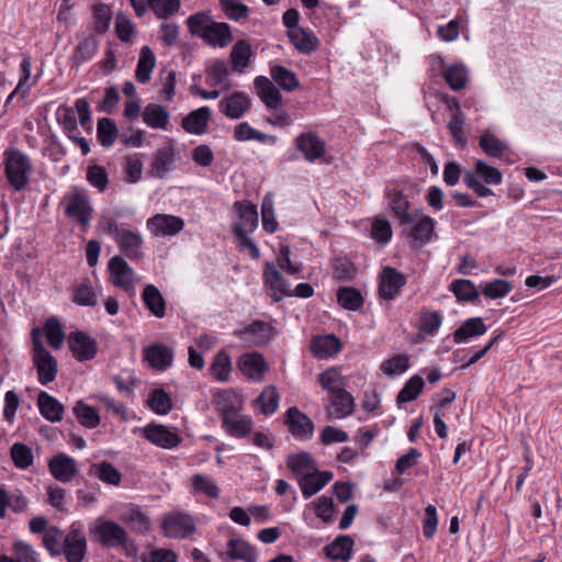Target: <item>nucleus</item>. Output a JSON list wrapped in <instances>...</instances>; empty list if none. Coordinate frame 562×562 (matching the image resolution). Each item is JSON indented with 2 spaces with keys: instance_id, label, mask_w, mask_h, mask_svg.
I'll list each match as a JSON object with an SVG mask.
<instances>
[{
  "instance_id": "obj_1",
  "label": "nucleus",
  "mask_w": 562,
  "mask_h": 562,
  "mask_svg": "<svg viewBox=\"0 0 562 562\" xmlns=\"http://www.w3.org/2000/svg\"><path fill=\"white\" fill-rule=\"evenodd\" d=\"M503 181V173L498 168L488 165L487 162L477 159L473 169L464 172V184L473 190L477 196L486 198L493 194V191L485 184L497 186Z\"/></svg>"
},
{
  "instance_id": "obj_2",
  "label": "nucleus",
  "mask_w": 562,
  "mask_h": 562,
  "mask_svg": "<svg viewBox=\"0 0 562 562\" xmlns=\"http://www.w3.org/2000/svg\"><path fill=\"white\" fill-rule=\"evenodd\" d=\"M4 171L9 183L16 191L23 190L32 172V162L29 156L18 149L4 153Z\"/></svg>"
},
{
  "instance_id": "obj_3",
  "label": "nucleus",
  "mask_w": 562,
  "mask_h": 562,
  "mask_svg": "<svg viewBox=\"0 0 562 562\" xmlns=\"http://www.w3.org/2000/svg\"><path fill=\"white\" fill-rule=\"evenodd\" d=\"M435 220L419 211H414L409 223H402L404 226L402 235L407 238L414 248L423 247L430 243L436 236Z\"/></svg>"
},
{
  "instance_id": "obj_4",
  "label": "nucleus",
  "mask_w": 562,
  "mask_h": 562,
  "mask_svg": "<svg viewBox=\"0 0 562 562\" xmlns=\"http://www.w3.org/2000/svg\"><path fill=\"white\" fill-rule=\"evenodd\" d=\"M33 342V363L37 370L38 382L46 385L56 379L58 364L56 358L45 349L41 340L40 329L34 328L32 331Z\"/></svg>"
},
{
  "instance_id": "obj_5",
  "label": "nucleus",
  "mask_w": 562,
  "mask_h": 562,
  "mask_svg": "<svg viewBox=\"0 0 562 562\" xmlns=\"http://www.w3.org/2000/svg\"><path fill=\"white\" fill-rule=\"evenodd\" d=\"M60 204L64 206L65 215L75 224L86 228L92 217V205L82 190L74 188L65 194Z\"/></svg>"
},
{
  "instance_id": "obj_6",
  "label": "nucleus",
  "mask_w": 562,
  "mask_h": 562,
  "mask_svg": "<svg viewBox=\"0 0 562 562\" xmlns=\"http://www.w3.org/2000/svg\"><path fill=\"white\" fill-rule=\"evenodd\" d=\"M93 540L105 548H117L126 544L128 536L126 530L113 520L98 517L90 528Z\"/></svg>"
},
{
  "instance_id": "obj_7",
  "label": "nucleus",
  "mask_w": 562,
  "mask_h": 562,
  "mask_svg": "<svg viewBox=\"0 0 562 562\" xmlns=\"http://www.w3.org/2000/svg\"><path fill=\"white\" fill-rule=\"evenodd\" d=\"M161 529L168 538L182 539L195 531V524L189 514L172 512L164 517Z\"/></svg>"
},
{
  "instance_id": "obj_8",
  "label": "nucleus",
  "mask_w": 562,
  "mask_h": 562,
  "mask_svg": "<svg viewBox=\"0 0 562 562\" xmlns=\"http://www.w3.org/2000/svg\"><path fill=\"white\" fill-rule=\"evenodd\" d=\"M109 280L116 286L131 292L134 290V276L133 268L126 262V260L116 255L112 257L108 263Z\"/></svg>"
},
{
  "instance_id": "obj_9",
  "label": "nucleus",
  "mask_w": 562,
  "mask_h": 562,
  "mask_svg": "<svg viewBox=\"0 0 562 562\" xmlns=\"http://www.w3.org/2000/svg\"><path fill=\"white\" fill-rule=\"evenodd\" d=\"M146 226L155 237H171L183 229L184 221L171 214H156L147 220Z\"/></svg>"
},
{
  "instance_id": "obj_10",
  "label": "nucleus",
  "mask_w": 562,
  "mask_h": 562,
  "mask_svg": "<svg viewBox=\"0 0 562 562\" xmlns=\"http://www.w3.org/2000/svg\"><path fill=\"white\" fill-rule=\"evenodd\" d=\"M99 49V41L93 33L82 32L77 36V44L69 57L71 68H79L91 60Z\"/></svg>"
},
{
  "instance_id": "obj_11",
  "label": "nucleus",
  "mask_w": 562,
  "mask_h": 562,
  "mask_svg": "<svg viewBox=\"0 0 562 562\" xmlns=\"http://www.w3.org/2000/svg\"><path fill=\"white\" fill-rule=\"evenodd\" d=\"M63 552L67 562H81L87 552V539L80 527L72 524L69 532L63 538Z\"/></svg>"
},
{
  "instance_id": "obj_12",
  "label": "nucleus",
  "mask_w": 562,
  "mask_h": 562,
  "mask_svg": "<svg viewBox=\"0 0 562 562\" xmlns=\"http://www.w3.org/2000/svg\"><path fill=\"white\" fill-rule=\"evenodd\" d=\"M406 284V277L395 268L385 267L379 274V295L383 300H394Z\"/></svg>"
},
{
  "instance_id": "obj_13",
  "label": "nucleus",
  "mask_w": 562,
  "mask_h": 562,
  "mask_svg": "<svg viewBox=\"0 0 562 562\" xmlns=\"http://www.w3.org/2000/svg\"><path fill=\"white\" fill-rule=\"evenodd\" d=\"M262 277L274 302H279L285 296H292L291 284L285 281L273 263H265Z\"/></svg>"
},
{
  "instance_id": "obj_14",
  "label": "nucleus",
  "mask_w": 562,
  "mask_h": 562,
  "mask_svg": "<svg viewBox=\"0 0 562 562\" xmlns=\"http://www.w3.org/2000/svg\"><path fill=\"white\" fill-rule=\"evenodd\" d=\"M142 432L146 440L162 449H173L181 442L180 436L164 425L148 424Z\"/></svg>"
},
{
  "instance_id": "obj_15",
  "label": "nucleus",
  "mask_w": 562,
  "mask_h": 562,
  "mask_svg": "<svg viewBox=\"0 0 562 562\" xmlns=\"http://www.w3.org/2000/svg\"><path fill=\"white\" fill-rule=\"evenodd\" d=\"M251 101L249 97L241 91H236L218 102L220 112L231 120H239L250 111Z\"/></svg>"
},
{
  "instance_id": "obj_16",
  "label": "nucleus",
  "mask_w": 562,
  "mask_h": 562,
  "mask_svg": "<svg viewBox=\"0 0 562 562\" xmlns=\"http://www.w3.org/2000/svg\"><path fill=\"white\" fill-rule=\"evenodd\" d=\"M69 349L78 361L93 359L98 351L97 341L83 331H75L68 336Z\"/></svg>"
},
{
  "instance_id": "obj_17",
  "label": "nucleus",
  "mask_w": 562,
  "mask_h": 562,
  "mask_svg": "<svg viewBox=\"0 0 562 562\" xmlns=\"http://www.w3.org/2000/svg\"><path fill=\"white\" fill-rule=\"evenodd\" d=\"M294 143L308 162H315L325 154V142L314 132L301 133Z\"/></svg>"
},
{
  "instance_id": "obj_18",
  "label": "nucleus",
  "mask_w": 562,
  "mask_h": 562,
  "mask_svg": "<svg viewBox=\"0 0 562 562\" xmlns=\"http://www.w3.org/2000/svg\"><path fill=\"white\" fill-rule=\"evenodd\" d=\"M48 469L53 477L61 483L72 481L78 474L77 461L66 453L54 456L48 461Z\"/></svg>"
},
{
  "instance_id": "obj_19",
  "label": "nucleus",
  "mask_w": 562,
  "mask_h": 562,
  "mask_svg": "<svg viewBox=\"0 0 562 562\" xmlns=\"http://www.w3.org/2000/svg\"><path fill=\"white\" fill-rule=\"evenodd\" d=\"M285 423L295 438L306 440L313 436L314 424L312 419L296 407H290L286 411Z\"/></svg>"
},
{
  "instance_id": "obj_20",
  "label": "nucleus",
  "mask_w": 562,
  "mask_h": 562,
  "mask_svg": "<svg viewBox=\"0 0 562 562\" xmlns=\"http://www.w3.org/2000/svg\"><path fill=\"white\" fill-rule=\"evenodd\" d=\"M224 562L243 561L257 562V552L255 548L245 540L229 539L226 543V550L220 553Z\"/></svg>"
},
{
  "instance_id": "obj_21",
  "label": "nucleus",
  "mask_w": 562,
  "mask_h": 562,
  "mask_svg": "<svg viewBox=\"0 0 562 562\" xmlns=\"http://www.w3.org/2000/svg\"><path fill=\"white\" fill-rule=\"evenodd\" d=\"M120 250L131 260H140L144 257V239L139 232L124 229L115 239Z\"/></svg>"
},
{
  "instance_id": "obj_22",
  "label": "nucleus",
  "mask_w": 562,
  "mask_h": 562,
  "mask_svg": "<svg viewBox=\"0 0 562 562\" xmlns=\"http://www.w3.org/2000/svg\"><path fill=\"white\" fill-rule=\"evenodd\" d=\"M271 327L266 322L256 321L241 330H236L237 336L246 346H261L270 340Z\"/></svg>"
},
{
  "instance_id": "obj_23",
  "label": "nucleus",
  "mask_w": 562,
  "mask_h": 562,
  "mask_svg": "<svg viewBox=\"0 0 562 562\" xmlns=\"http://www.w3.org/2000/svg\"><path fill=\"white\" fill-rule=\"evenodd\" d=\"M238 368L248 379L260 382L268 369V364L260 353L250 352L240 356Z\"/></svg>"
},
{
  "instance_id": "obj_24",
  "label": "nucleus",
  "mask_w": 562,
  "mask_h": 562,
  "mask_svg": "<svg viewBox=\"0 0 562 562\" xmlns=\"http://www.w3.org/2000/svg\"><path fill=\"white\" fill-rule=\"evenodd\" d=\"M223 427L229 435L241 438L251 431L252 420L237 411L227 409L223 413Z\"/></svg>"
},
{
  "instance_id": "obj_25",
  "label": "nucleus",
  "mask_w": 562,
  "mask_h": 562,
  "mask_svg": "<svg viewBox=\"0 0 562 562\" xmlns=\"http://www.w3.org/2000/svg\"><path fill=\"white\" fill-rule=\"evenodd\" d=\"M175 161V149L171 146L158 148L154 155L148 170L151 178H164L172 167Z\"/></svg>"
},
{
  "instance_id": "obj_26",
  "label": "nucleus",
  "mask_w": 562,
  "mask_h": 562,
  "mask_svg": "<svg viewBox=\"0 0 562 562\" xmlns=\"http://www.w3.org/2000/svg\"><path fill=\"white\" fill-rule=\"evenodd\" d=\"M333 473L329 471H312L299 480V485L305 499L318 493L330 480Z\"/></svg>"
},
{
  "instance_id": "obj_27",
  "label": "nucleus",
  "mask_w": 562,
  "mask_h": 562,
  "mask_svg": "<svg viewBox=\"0 0 562 562\" xmlns=\"http://www.w3.org/2000/svg\"><path fill=\"white\" fill-rule=\"evenodd\" d=\"M330 405L327 408L329 417L340 419L350 416L355 411V398L346 391L330 395Z\"/></svg>"
},
{
  "instance_id": "obj_28",
  "label": "nucleus",
  "mask_w": 562,
  "mask_h": 562,
  "mask_svg": "<svg viewBox=\"0 0 562 562\" xmlns=\"http://www.w3.org/2000/svg\"><path fill=\"white\" fill-rule=\"evenodd\" d=\"M210 119L211 109L209 106H202L183 117L182 127L190 134L202 135L206 132Z\"/></svg>"
},
{
  "instance_id": "obj_29",
  "label": "nucleus",
  "mask_w": 562,
  "mask_h": 562,
  "mask_svg": "<svg viewBox=\"0 0 562 562\" xmlns=\"http://www.w3.org/2000/svg\"><path fill=\"white\" fill-rule=\"evenodd\" d=\"M341 349V342L335 335H324L314 337L311 341L312 353L319 359H327Z\"/></svg>"
},
{
  "instance_id": "obj_30",
  "label": "nucleus",
  "mask_w": 562,
  "mask_h": 562,
  "mask_svg": "<svg viewBox=\"0 0 562 562\" xmlns=\"http://www.w3.org/2000/svg\"><path fill=\"white\" fill-rule=\"evenodd\" d=\"M170 113L158 103H148L143 111L144 123L154 130H168Z\"/></svg>"
},
{
  "instance_id": "obj_31",
  "label": "nucleus",
  "mask_w": 562,
  "mask_h": 562,
  "mask_svg": "<svg viewBox=\"0 0 562 562\" xmlns=\"http://www.w3.org/2000/svg\"><path fill=\"white\" fill-rule=\"evenodd\" d=\"M285 462L289 470L297 480L306 474H311L312 471L317 469L314 458L305 451L289 454Z\"/></svg>"
},
{
  "instance_id": "obj_32",
  "label": "nucleus",
  "mask_w": 562,
  "mask_h": 562,
  "mask_svg": "<svg viewBox=\"0 0 562 562\" xmlns=\"http://www.w3.org/2000/svg\"><path fill=\"white\" fill-rule=\"evenodd\" d=\"M353 540L349 536H339L324 548L326 557L334 562H347L351 558Z\"/></svg>"
},
{
  "instance_id": "obj_33",
  "label": "nucleus",
  "mask_w": 562,
  "mask_h": 562,
  "mask_svg": "<svg viewBox=\"0 0 562 562\" xmlns=\"http://www.w3.org/2000/svg\"><path fill=\"white\" fill-rule=\"evenodd\" d=\"M145 359L153 368L164 371L171 366L173 351L161 344L151 345L145 349Z\"/></svg>"
},
{
  "instance_id": "obj_34",
  "label": "nucleus",
  "mask_w": 562,
  "mask_h": 562,
  "mask_svg": "<svg viewBox=\"0 0 562 562\" xmlns=\"http://www.w3.org/2000/svg\"><path fill=\"white\" fill-rule=\"evenodd\" d=\"M255 87L258 91L259 98L269 109H278L281 106L282 99L280 91L270 79L263 76H258L255 79Z\"/></svg>"
},
{
  "instance_id": "obj_35",
  "label": "nucleus",
  "mask_w": 562,
  "mask_h": 562,
  "mask_svg": "<svg viewBox=\"0 0 562 562\" xmlns=\"http://www.w3.org/2000/svg\"><path fill=\"white\" fill-rule=\"evenodd\" d=\"M385 196L389 201V206L398 220L400 224L409 223L411 215L413 213L409 212V202L407 198L401 191L390 188L385 190Z\"/></svg>"
},
{
  "instance_id": "obj_36",
  "label": "nucleus",
  "mask_w": 562,
  "mask_h": 562,
  "mask_svg": "<svg viewBox=\"0 0 562 562\" xmlns=\"http://www.w3.org/2000/svg\"><path fill=\"white\" fill-rule=\"evenodd\" d=\"M288 36L294 47L302 54H311L319 45L317 36L312 31L303 27L288 31Z\"/></svg>"
},
{
  "instance_id": "obj_37",
  "label": "nucleus",
  "mask_w": 562,
  "mask_h": 562,
  "mask_svg": "<svg viewBox=\"0 0 562 562\" xmlns=\"http://www.w3.org/2000/svg\"><path fill=\"white\" fill-rule=\"evenodd\" d=\"M206 83L223 91L232 88L229 69L224 60H216L206 70Z\"/></svg>"
},
{
  "instance_id": "obj_38",
  "label": "nucleus",
  "mask_w": 562,
  "mask_h": 562,
  "mask_svg": "<svg viewBox=\"0 0 562 562\" xmlns=\"http://www.w3.org/2000/svg\"><path fill=\"white\" fill-rule=\"evenodd\" d=\"M486 330L487 327L481 317H471L453 333V340L457 344H464L473 337L484 335Z\"/></svg>"
},
{
  "instance_id": "obj_39",
  "label": "nucleus",
  "mask_w": 562,
  "mask_h": 562,
  "mask_svg": "<svg viewBox=\"0 0 562 562\" xmlns=\"http://www.w3.org/2000/svg\"><path fill=\"white\" fill-rule=\"evenodd\" d=\"M37 404L40 412L45 419L52 423L60 422L63 419L64 406L54 396L42 391L38 394Z\"/></svg>"
},
{
  "instance_id": "obj_40",
  "label": "nucleus",
  "mask_w": 562,
  "mask_h": 562,
  "mask_svg": "<svg viewBox=\"0 0 562 562\" xmlns=\"http://www.w3.org/2000/svg\"><path fill=\"white\" fill-rule=\"evenodd\" d=\"M121 520L126 524L133 532L138 535H145L150 529L149 517L137 506H132L124 512L121 515Z\"/></svg>"
},
{
  "instance_id": "obj_41",
  "label": "nucleus",
  "mask_w": 562,
  "mask_h": 562,
  "mask_svg": "<svg viewBox=\"0 0 562 562\" xmlns=\"http://www.w3.org/2000/svg\"><path fill=\"white\" fill-rule=\"evenodd\" d=\"M142 299L145 306L149 310V312L158 317L162 318L166 314V301L154 284H147L142 293Z\"/></svg>"
},
{
  "instance_id": "obj_42",
  "label": "nucleus",
  "mask_w": 562,
  "mask_h": 562,
  "mask_svg": "<svg viewBox=\"0 0 562 562\" xmlns=\"http://www.w3.org/2000/svg\"><path fill=\"white\" fill-rule=\"evenodd\" d=\"M233 137L237 142H248V140H257L262 144L273 145L277 142V137L273 135H267L252 126H250L247 122L238 123L234 127Z\"/></svg>"
},
{
  "instance_id": "obj_43",
  "label": "nucleus",
  "mask_w": 562,
  "mask_h": 562,
  "mask_svg": "<svg viewBox=\"0 0 562 562\" xmlns=\"http://www.w3.org/2000/svg\"><path fill=\"white\" fill-rule=\"evenodd\" d=\"M317 381L322 387L330 395L341 392L346 389V378L337 368H328L317 375Z\"/></svg>"
},
{
  "instance_id": "obj_44",
  "label": "nucleus",
  "mask_w": 562,
  "mask_h": 562,
  "mask_svg": "<svg viewBox=\"0 0 562 562\" xmlns=\"http://www.w3.org/2000/svg\"><path fill=\"white\" fill-rule=\"evenodd\" d=\"M479 145L492 158H501L508 150V144L488 130L481 134Z\"/></svg>"
},
{
  "instance_id": "obj_45",
  "label": "nucleus",
  "mask_w": 562,
  "mask_h": 562,
  "mask_svg": "<svg viewBox=\"0 0 562 562\" xmlns=\"http://www.w3.org/2000/svg\"><path fill=\"white\" fill-rule=\"evenodd\" d=\"M156 65V57L149 46H143L136 66L135 77L139 83H147Z\"/></svg>"
},
{
  "instance_id": "obj_46",
  "label": "nucleus",
  "mask_w": 562,
  "mask_h": 562,
  "mask_svg": "<svg viewBox=\"0 0 562 562\" xmlns=\"http://www.w3.org/2000/svg\"><path fill=\"white\" fill-rule=\"evenodd\" d=\"M234 207L240 220V223H236L235 225H241L245 231H255L258 226L257 206L248 201H237L234 203Z\"/></svg>"
},
{
  "instance_id": "obj_47",
  "label": "nucleus",
  "mask_w": 562,
  "mask_h": 562,
  "mask_svg": "<svg viewBox=\"0 0 562 562\" xmlns=\"http://www.w3.org/2000/svg\"><path fill=\"white\" fill-rule=\"evenodd\" d=\"M251 56V45L245 40L237 41L229 54L234 70L243 72L248 67Z\"/></svg>"
},
{
  "instance_id": "obj_48",
  "label": "nucleus",
  "mask_w": 562,
  "mask_h": 562,
  "mask_svg": "<svg viewBox=\"0 0 562 562\" xmlns=\"http://www.w3.org/2000/svg\"><path fill=\"white\" fill-rule=\"evenodd\" d=\"M203 40L213 46L226 47L233 37L228 24L213 21Z\"/></svg>"
},
{
  "instance_id": "obj_49",
  "label": "nucleus",
  "mask_w": 562,
  "mask_h": 562,
  "mask_svg": "<svg viewBox=\"0 0 562 562\" xmlns=\"http://www.w3.org/2000/svg\"><path fill=\"white\" fill-rule=\"evenodd\" d=\"M443 79L452 90H461L468 82V69L462 64L449 65L443 71Z\"/></svg>"
},
{
  "instance_id": "obj_50",
  "label": "nucleus",
  "mask_w": 562,
  "mask_h": 562,
  "mask_svg": "<svg viewBox=\"0 0 562 562\" xmlns=\"http://www.w3.org/2000/svg\"><path fill=\"white\" fill-rule=\"evenodd\" d=\"M90 474L95 475L103 483L115 486L119 485L122 480L119 470L106 461L92 464L90 468Z\"/></svg>"
},
{
  "instance_id": "obj_51",
  "label": "nucleus",
  "mask_w": 562,
  "mask_h": 562,
  "mask_svg": "<svg viewBox=\"0 0 562 562\" xmlns=\"http://www.w3.org/2000/svg\"><path fill=\"white\" fill-rule=\"evenodd\" d=\"M337 301L341 307L349 311H358L363 304L361 293L350 286H344L337 291Z\"/></svg>"
},
{
  "instance_id": "obj_52",
  "label": "nucleus",
  "mask_w": 562,
  "mask_h": 562,
  "mask_svg": "<svg viewBox=\"0 0 562 562\" xmlns=\"http://www.w3.org/2000/svg\"><path fill=\"white\" fill-rule=\"evenodd\" d=\"M147 404L158 415H167L172 409V400L162 389H155L150 393Z\"/></svg>"
},
{
  "instance_id": "obj_53",
  "label": "nucleus",
  "mask_w": 562,
  "mask_h": 562,
  "mask_svg": "<svg viewBox=\"0 0 562 562\" xmlns=\"http://www.w3.org/2000/svg\"><path fill=\"white\" fill-rule=\"evenodd\" d=\"M279 404V393L273 385L267 386L259 397L256 400V406L257 408L263 414V415H272Z\"/></svg>"
},
{
  "instance_id": "obj_54",
  "label": "nucleus",
  "mask_w": 562,
  "mask_h": 562,
  "mask_svg": "<svg viewBox=\"0 0 562 562\" xmlns=\"http://www.w3.org/2000/svg\"><path fill=\"white\" fill-rule=\"evenodd\" d=\"M74 302L81 306L97 304L95 292L88 279H83L74 286Z\"/></svg>"
},
{
  "instance_id": "obj_55",
  "label": "nucleus",
  "mask_w": 562,
  "mask_h": 562,
  "mask_svg": "<svg viewBox=\"0 0 562 562\" xmlns=\"http://www.w3.org/2000/svg\"><path fill=\"white\" fill-rule=\"evenodd\" d=\"M458 301L469 302L477 299L479 291L474 283L467 279L454 280L449 285Z\"/></svg>"
},
{
  "instance_id": "obj_56",
  "label": "nucleus",
  "mask_w": 562,
  "mask_h": 562,
  "mask_svg": "<svg viewBox=\"0 0 562 562\" xmlns=\"http://www.w3.org/2000/svg\"><path fill=\"white\" fill-rule=\"evenodd\" d=\"M424 380L419 375H413L406 381L404 386L397 394L396 401L398 404L407 403L416 400L424 389Z\"/></svg>"
},
{
  "instance_id": "obj_57",
  "label": "nucleus",
  "mask_w": 562,
  "mask_h": 562,
  "mask_svg": "<svg viewBox=\"0 0 562 562\" xmlns=\"http://www.w3.org/2000/svg\"><path fill=\"white\" fill-rule=\"evenodd\" d=\"M211 374L218 381H227L232 371L231 358L225 350L218 351L210 368Z\"/></svg>"
},
{
  "instance_id": "obj_58",
  "label": "nucleus",
  "mask_w": 562,
  "mask_h": 562,
  "mask_svg": "<svg viewBox=\"0 0 562 562\" xmlns=\"http://www.w3.org/2000/svg\"><path fill=\"white\" fill-rule=\"evenodd\" d=\"M192 487L195 493L204 494L210 498H217L220 496L218 485L209 475L194 474L192 476Z\"/></svg>"
},
{
  "instance_id": "obj_59",
  "label": "nucleus",
  "mask_w": 562,
  "mask_h": 562,
  "mask_svg": "<svg viewBox=\"0 0 562 562\" xmlns=\"http://www.w3.org/2000/svg\"><path fill=\"white\" fill-rule=\"evenodd\" d=\"M117 128L111 119L103 117L99 120L97 136L103 147H111L117 137Z\"/></svg>"
},
{
  "instance_id": "obj_60",
  "label": "nucleus",
  "mask_w": 562,
  "mask_h": 562,
  "mask_svg": "<svg viewBox=\"0 0 562 562\" xmlns=\"http://www.w3.org/2000/svg\"><path fill=\"white\" fill-rule=\"evenodd\" d=\"M74 414L79 423L87 428H95L100 424V417L93 407L78 402L74 407Z\"/></svg>"
},
{
  "instance_id": "obj_61",
  "label": "nucleus",
  "mask_w": 562,
  "mask_h": 562,
  "mask_svg": "<svg viewBox=\"0 0 562 562\" xmlns=\"http://www.w3.org/2000/svg\"><path fill=\"white\" fill-rule=\"evenodd\" d=\"M125 181L136 183L142 179L143 160L139 154H133L125 157L124 164Z\"/></svg>"
},
{
  "instance_id": "obj_62",
  "label": "nucleus",
  "mask_w": 562,
  "mask_h": 562,
  "mask_svg": "<svg viewBox=\"0 0 562 562\" xmlns=\"http://www.w3.org/2000/svg\"><path fill=\"white\" fill-rule=\"evenodd\" d=\"M272 79L284 90L293 91L299 86L295 74L283 66H274L271 69Z\"/></svg>"
},
{
  "instance_id": "obj_63",
  "label": "nucleus",
  "mask_w": 562,
  "mask_h": 562,
  "mask_svg": "<svg viewBox=\"0 0 562 562\" xmlns=\"http://www.w3.org/2000/svg\"><path fill=\"white\" fill-rule=\"evenodd\" d=\"M14 465L21 470L27 469L33 463L32 450L22 442H15L10 450Z\"/></svg>"
},
{
  "instance_id": "obj_64",
  "label": "nucleus",
  "mask_w": 562,
  "mask_h": 562,
  "mask_svg": "<svg viewBox=\"0 0 562 562\" xmlns=\"http://www.w3.org/2000/svg\"><path fill=\"white\" fill-rule=\"evenodd\" d=\"M513 290V285L510 282L504 279H495L493 281L486 282L482 288V293L484 296L496 300L502 299L508 295Z\"/></svg>"
}]
</instances>
